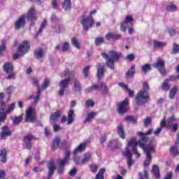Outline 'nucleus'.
Here are the masks:
<instances>
[{
  "label": "nucleus",
  "mask_w": 179,
  "mask_h": 179,
  "mask_svg": "<svg viewBox=\"0 0 179 179\" xmlns=\"http://www.w3.org/2000/svg\"><path fill=\"white\" fill-rule=\"evenodd\" d=\"M29 50H30V42L27 41H23L18 47L17 53L13 55V59H17L20 55H24Z\"/></svg>",
  "instance_id": "nucleus-6"
},
{
  "label": "nucleus",
  "mask_w": 179,
  "mask_h": 179,
  "mask_svg": "<svg viewBox=\"0 0 179 179\" xmlns=\"http://www.w3.org/2000/svg\"><path fill=\"white\" fill-rule=\"evenodd\" d=\"M61 129H62V128L61 127H59V125L53 123V131L54 132H58V131H61Z\"/></svg>",
  "instance_id": "nucleus-59"
},
{
  "label": "nucleus",
  "mask_w": 179,
  "mask_h": 179,
  "mask_svg": "<svg viewBox=\"0 0 179 179\" xmlns=\"http://www.w3.org/2000/svg\"><path fill=\"white\" fill-rule=\"evenodd\" d=\"M48 85H50V80L48 78L45 79L42 87H38V91L36 95V97L34 98V104H37L38 103V100H40V96L41 94V92L43 90H45L46 87H48Z\"/></svg>",
  "instance_id": "nucleus-10"
},
{
  "label": "nucleus",
  "mask_w": 179,
  "mask_h": 179,
  "mask_svg": "<svg viewBox=\"0 0 179 179\" xmlns=\"http://www.w3.org/2000/svg\"><path fill=\"white\" fill-rule=\"evenodd\" d=\"M117 135H119L121 139H125V131H124V127L122 124L117 126Z\"/></svg>",
  "instance_id": "nucleus-33"
},
{
  "label": "nucleus",
  "mask_w": 179,
  "mask_h": 179,
  "mask_svg": "<svg viewBox=\"0 0 179 179\" xmlns=\"http://www.w3.org/2000/svg\"><path fill=\"white\" fill-rule=\"evenodd\" d=\"M177 92H178V88L176 86L173 87L169 92V99H174V97H176V94H177Z\"/></svg>",
  "instance_id": "nucleus-36"
},
{
  "label": "nucleus",
  "mask_w": 179,
  "mask_h": 179,
  "mask_svg": "<svg viewBox=\"0 0 179 179\" xmlns=\"http://www.w3.org/2000/svg\"><path fill=\"white\" fill-rule=\"evenodd\" d=\"M5 72L8 74L7 79L10 80L15 79V76L13 72V64L11 62L5 63L3 66Z\"/></svg>",
  "instance_id": "nucleus-8"
},
{
  "label": "nucleus",
  "mask_w": 179,
  "mask_h": 179,
  "mask_svg": "<svg viewBox=\"0 0 179 179\" xmlns=\"http://www.w3.org/2000/svg\"><path fill=\"white\" fill-rule=\"evenodd\" d=\"M138 146L143 149L147 156V157H152V153L155 152V147H147L142 141V139H140L138 141H136V138H131L130 141L128 143L127 146H131L133 148L134 152L136 155L137 157H139L141 156V154L138 152L136 150V146Z\"/></svg>",
  "instance_id": "nucleus-1"
},
{
  "label": "nucleus",
  "mask_w": 179,
  "mask_h": 179,
  "mask_svg": "<svg viewBox=\"0 0 179 179\" xmlns=\"http://www.w3.org/2000/svg\"><path fill=\"white\" fill-rule=\"evenodd\" d=\"M6 103L3 101H0V125L2 122H5V120H6Z\"/></svg>",
  "instance_id": "nucleus-15"
},
{
  "label": "nucleus",
  "mask_w": 179,
  "mask_h": 179,
  "mask_svg": "<svg viewBox=\"0 0 179 179\" xmlns=\"http://www.w3.org/2000/svg\"><path fill=\"white\" fill-rule=\"evenodd\" d=\"M24 19H26V16L22 15L21 17H19L18 20L15 22V30H20V29L24 27V24H26V21L24 20Z\"/></svg>",
  "instance_id": "nucleus-19"
},
{
  "label": "nucleus",
  "mask_w": 179,
  "mask_h": 179,
  "mask_svg": "<svg viewBox=\"0 0 179 179\" xmlns=\"http://www.w3.org/2000/svg\"><path fill=\"white\" fill-rule=\"evenodd\" d=\"M176 121L177 120H176V118H174V117H171L168 120V127H169V128H171V127H173V125H174V124H176Z\"/></svg>",
  "instance_id": "nucleus-48"
},
{
  "label": "nucleus",
  "mask_w": 179,
  "mask_h": 179,
  "mask_svg": "<svg viewBox=\"0 0 179 179\" xmlns=\"http://www.w3.org/2000/svg\"><path fill=\"white\" fill-rule=\"evenodd\" d=\"M88 143H90V141H86L80 143L78 146H77L74 149V150L73 151V155H74V156H77V155H79V153H82V152H85V150H86V147L87 146Z\"/></svg>",
  "instance_id": "nucleus-14"
},
{
  "label": "nucleus",
  "mask_w": 179,
  "mask_h": 179,
  "mask_svg": "<svg viewBox=\"0 0 179 179\" xmlns=\"http://www.w3.org/2000/svg\"><path fill=\"white\" fill-rule=\"evenodd\" d=\"M59 167H65V164L68 163V158H64L63 160L59 159Z\"/></svg>",
  "instance_id": "nucleus-53"
},
{
  "label": "nucleus",
  "mask_w": 179,
  "mask_h": 179,
  "mask_svg": "<svg viewBox=\"0 0 179 179\" xmlns=\"http://www.w3.org/2000/svg\"><path fill=\"white\" fill-rule=\"evenodd\" d=\"M73 114L74 112L72 109L69 110L68 112V120H67V124L68 125H71L73 122Z\"/></svg>",
  "instance_id": "nucleus-35"
},
{
  "label": "nucleus",
  "mask_w": 179,
  "mask_h": 179,
  "mask_svg": "<svg viewBox=\"0 0 179 179\" xmlns=\"http://www.w3.org/2000/svg\"><path fill=\"white\" fill-rule=\"evenodd\" d=\"M62 112L61 110H57L55 113H52L50 117V121L51 124H57L58 122V117L61 116Z\"/></svg>",
  "instance_id": "nucleus-21"
},
{
  "label": "nucleus",
  "mask_w": 179,
  "mask_h": 179,
  "mask_svg": "<svg viewBox=\"0 0 179 179\" xmlns=\"http://www.w3.org/2000/svg\"><path fill=\"white\" fill-rule=\"evenodd\" d=\"M8 94V99H10V94L15 92V87L10 85V87L5 89Z\"/></svg>",
  "instance_id": "nucleus-46"
},
{
  "label": "nucleus",
  "mask_w": 179,
  "mask_h": 179,
  "mask_svg": "<svg viewBox=\"0 0 179 179\" xmlns=\"http://www.w3.org/2000/svg\"><path fill=\"white\" fill-rule=\"evenodd\" d=\"M61 138L58 136L55 137V138L52 141V143L50 145L52 150H57V149H58V147L59 146Z\"/></svg>",
  "instance_id": "nucleus-25"
},
{
  "label": "nucleus",
  "mask_w": 179,
  "mask_h": 179,
  "mask_svg": "<svg viewBox=\"0 0 179 179\" xmlns=\"http://www.w3.org/2000/svg\"><path fill=\"white\" fill-rule=\"evenodd\" d=\"M106 172V169L102 168L99 170L98 173L95 176V179H104V173Z\"/></svg>",
  "instance_id": "nucleus-38"
},
{
  "label": "nucleus",
  "mask_w": 179,
  "mask_h": 179,
  "mask_svg": "<svg viewBox=\"0 0 179 179\" xmlns=\"http://www.w3.org/2000/svg\"><path fill=\"white\" fill-rule=\"evenodd\" d=\"M62 50V51H64V52H66V51H68L69 50V43L64 42L63 43Z\"/></svg>",
  "instance_id": "nucleus-54"
},
{
  "label": "nucleus",
  "mask_w": 179,
  "mask_h": 179,
  "mask_svg": "<svg viewBox=\"0 0 179 179\" xmlns=\"http://www.w3.org/2000/svg\"><path fill=\"white\" fill-rule=\"evenodd\" d=\"M80 24L83 26V29L85 31H87L90 27H93L94 25V20L93 17L90 15L86 17V15H83L80 20Z\"/></svg>",
  "instance_id": "nucleus-7"
},
{
  "label": "nucleus",
  "mask_w": 179,
  "mask_h": 179,
  "mask_svg": "<svg viewBox=\"0 0 179 179\" xmlns=\"http://www.w3.org/2000/svg\"><path fill=\"white\" fill-rule=\"evenodd\" d=\"M134 26V18L131 15H127L125 20L120 24V30L122 31H127V27L129 28V34H134V29L132 27Z\"/></svg>",
  "instance_id": "nucleus-4"
},
{
  "label": "nucleus",
  "mask_w": 179,
  "mask_h": 179,
  "mask_svg": "<svg viewBox=\"0 0 179 179\" xmlns=\"http://www.w3.org/2000/svg\"><path fill=\"white\" fill-rule=\"evenodd\" d=\"M25 115V122H31L32 124L36 122L37 119L36 117V115L33 113V108H29L27 110Z\"/></svg>",
  "instance_id": "nucleus-13"
},
{
  "label": "nucleus",
  "mask_w": 179,
  "mask_h": 179,
  "mask_svg": "<svg viewBox=\"0 0 179 179\" xmlns=\"http://www.w3.org/2000/svg\"><path fill=\"white\" fill-rule=\"evenodd\" d=\"M27 19L31 21V24H34V22H33L37 20V17H36V9L34 7H31L29 10L28 13L27 14Z\"/></svg>",
  "instance_id": "nucleus-18"
},
{
  "label": "nucleus",
  "mask_w": 179,
  "mask_h": 179,
  "mask_svg": "<svg viewBox=\"0 0 179 179\" xmlns=\"http://www.w3.org/2000/svg\"><path fill=\"white\" fill-rule=\"evenodd\" d=\"M173 52L175 53V54H177V52H179V45H177L176 43H174L173 45Z\"/></svg>",
  "instance_id": "nucleus-63"
},
{
  "label": "nucleus",
  "mask_w": 179,
  "mask_h": 179,
  "mask_svg": "<svg viewBox=\"0 0 179 179\" xmlns=\"http://www.w3.org/2000/svg\"><path fill=\"white\" fill-rule=\"evenodd\" d=\"M48 169H49V173L48 177H49V178H51V177H52V176H54V173L55 172V170L57 169V166H55V165H54V161L50 160L48 162Z\"/></svg>",
  "instance_id": "nucleus-22"
},
{
  "label": "nucleus",
  "mask_w": 179,
  "mask_h": 179,
  "mask_svg": "<svg viewBox=\"0 0 179 179\" xmlns=\"http://www.w3.org/2000/svg\"><path fill=\"white\" fill-rule=\"evenodd\" d=\"M141 71L143 73H148V72L152 71V66L149 64H146L142 66Z\"/></svg>",
  "instance_id": "nucleus-39"
},
{
  "label": "nucleus",
  "mask_w": 179,
  "mask_h": 179,
  "mask_svg": "<svg viewBox=\"0 0 179 179\" xmlns=\"http://www.w3.org/2000/svg\"><path fill=\"white\" fill-rule=\"evenodd\" d=\"M71 44H73V46L78 50L80 48V44H79V42L78 41V39H76V38H73L71 39Z\"/></svg>",
  "instance_id": "nucleus-49"
},
{
  "label": "nucleus",
  "mask_w": 179,
  "mask_h": 179,
  "mask_svg": "<svg viewBox=\"0 0 179 179\" xmlns=\"http://www.w3.org/2000/svg\"><path fill=\"white\" fill-rule=\"evenodd\" d=\"M106 66V64L104 63H98L96 65L97 73L96 76L98 78V80H101V78H104V68Z\"/></svg>",
  "instance_id": "nucleus-16"
},
{
  "label": "nucleus",
  "mask_w": 179,
  "mask_h": 179,
  "mask_svg": "<svg viewBox=\"0 0 179 179\" xmlns=\"http://www.w3.org/2000/svg\"><path fill=\"white\" fill-rule=\"evenodd\" d=\"M99 89H101V94L104 96H107L108 94V87L105 83H101L100 84Z\"/></svg>",
  "instance_id": "nucleus-29"
},
{
  "label": "nucleus",
  "mask_w": 179,
  "mask_h": 179,
  "mask_svg": "<svg viewBox=\"0 0 179 179\" xmlns=\"http://www.w3.org/2000/svg\"><path fill=\"white\" fill-rule=\"evenodd\" d=\"M162 131H163V127H160L156 131H155L154 135H155V136H159V135L160 134V132H162Z\"/></svg>",
  "instance_id": "nucleus-60"
},
{
  "label": "nucleus",
  "mask_w": 179,
  "mask_h": 179,
  "mask_svg": "<svg viewBox=\"0 0 179 179\" xmlns=\"http://www.w3.org/2000/svg\"><path fill=\"white\" fill-rule=\"evenodd\" d=\"M96 115H97L96 112L88 113L87 114V117L85 118V120L84 123L86 124L87 122H90V121H92V120H93V118H94V117H96Z\"/></svg>",
  "instance_id": "nucleus-32"
},
{
  "label": "nucleus",
  "mask_w": 179,
  "mask_h": 179,
  "mask_svg": "<svg viewBox=\"0 0 179 179\" xmlns=\"http://www.w3.org/2000/svg\"><path fill=\"white\" fill-rule=\"evenodd\" d=\"M90 69V66H87L83 69V73L85 78H87V76H89Z\"/></svg>",
  "instance_id": "nucleus-52"
},
{
  "label": "nucleus",
  "mask_w": 179,
  "mask_h": 179,
  "mask_svg": "<svg viewBox=\"0 0 179 179\" xmlns=\"http://www.w3.org/2000/svg\"><path fill=\"white\" fill-rule=\"evenodd\" d=\"M129 107V99L126 98L123 101L117 104V111L119 114H125Z\"/></svg>",
  "instance_id": "nucleus-9"
},
{
  "label": "nucleus",
  "mask_w": 179,
  "mask_h": 179,
  "mask_svg": "<svg viewBox=\"0 0 179 179\" xmlns=\"http://www.w3.org/2000/svg\"><path fill=\"white\" fill-rule=\"evenodd\" d=\"M150 96L149 95V92L147 90H140L136 96V103L137 106H143V104H146Z\"/></svg>",
  "instance_id": "nucleus-5"
},
{
  "label": "nucleus",
  "mask_w": 179,
  "mask_h": 179,
  "mask_svg": "<svg viewBox=\"0 0 179 179\" xmlns=\"http://www.w3.org/2000/svg\"><path fill=\"white\" fill-rule=\"evenodd\" d=\"M169 154L171 156L177 157L179 155L178 147L177 145H173L169 149Z\"/></svg>",
  "instance_id": "nucleus-30"
},
{
  "label": "nucleus",
  "mask_w": 179,
  "mask_h": 179,
  "mask_svg": "<svg viewBox=\"0 0 179 179\" xmlns=\"http://www.w3.org/2000/svg\"><path fill=\"white\" fill-rule=\"evenodd\" d=\"M62 8L64 10H71L72 8V3H71V0H64L62 3Z\"/></svg>",
  "instance_id": "nucleus-34"
},
{
  "label": "nucleus",
  "mask_w": 179,
  "mask_h": 179,
  "mask_svg": "<svg viewBox=\"0 0 179 179\" xmlns=\"http://www.w3.org/2000/svg\"><path fill=\"white\" fill-rule=\"evenodd\" d=\"M94 106V102L92 100H87L85 101V107L89 108V107H93Z\"/></svg>",
  "instance_id": "nucleus-56"
},
{
  "label": "nucleus",
  "mask_w": 179,
  "mask_h": 179,
  "mask_svg": "<svg viewBox=\"0 0 179 179\" xmlns=\"http://www.w3.org/2000/svg\"><path fill=\"white\" fill-rule=\"evenodd\" d=\"M122 156H124V157H131V150L128 147L126 148L124 151H122Z\"/></svg>",
  "instance_id": "nucleus-50"
},
{
  "label": "nucleus",
  "mask_w": 179,
  "mask_h": 179,
  "mask_svg": "<svg viewBox=\"0 0 179 179\" xmlns=\"http://www.w3.org/2000/svg\"><path fill=\"white\" fill-rule=\"evenodd\" d=\"M153 66L156 68V69H158L162 76L167 75L166 70H164V68H166V62H164V61L159 59L154 64Z\"/></svg>",
  "instance_id": "nucleus-12"
},
{
  "label": "nucleus",
  "mask_w": 179,
  "mask_h": 179,
  "mask_svg": "<svg viewBox=\"0 0 179 179\" xmlns=\"http://www.w3.org/2000/svg\"><path fill=\"white\" fill-rule=\"evenodd\" d=\"M167 10H169V12H176V10H177V7L174 4L169 5L167 7Z\"/></svg>",
  "instance_id": "nucleus-55"
},
{
  "label": "nucleus",
  "mask_w": 179,
  "mask_h": 179,
  "mask_svg": "<svg viewBox=\"0 0 179 179\" xmlns=\"http://www.w3.org/2000/svg\"><path fill=\"white\" fill-rule=\"evenodd\" d=\"M101 55L104 59H106V64L107 66L111 69H114V63L121 58L122 53L116 51H110L108 55L107 53H102Z\"/></svg>",
  "instance_id": "nucleus-2"
},
{
  "label": "nucleus",
  "mask_w": 179,
  "mask_h": 179,
  "mask_svg": "<svg viewBox=\"0 0 179 179\" xmlns=\"http://www.w3.org/2000/svg\"><path fill=\"white\" fill-rule=\"evenodd\" d=\"M15 106H16V103H11L6 111V114H10V113H12V111L15 110Z\"/></svg>",
  "instance_id": "nucleus-45"
},
{
  "label": "nucleus",
  "mask_w": 179,
  "mask_h": 179,
  "mask_svg": "<svg viewBox=\"0 0 179 179\" xmlns=\"http://www.w3.org/2000/svg\"><path fill=\"white\" fill-rule=\"evenodd\" d=\"M12 135V131L9 129V127L4 126L1 128V131L0 132V139L3 141Z\"/></svg>",
  "instance_id": "nucleus-17"
},
{
  "label": "nucleus",
  "mask_w": 179,
  "mask_h": 179,
  "mask_svg": "<svg viewBox=\"0 0 179 179\" xmlns=\"http://www.w3.org/2000/svg\"><path fill=\"white\" fill-rule=\"evenodd\" d=\"M150 125H152V117H147L144 120V127H145V128H149V127H150Z\"/></svg>",
  "instance_id": "nucleus-44"
},
{
  "label": "nucleus",
  "mask_w": 179,
  "mask_h": 179,
  "mask_svg": "<svg viewBox=\"0 0 179 179\" xmlns=\"http://www.w3.org/2000/svg\"><path fill=\"white\" fill-rule=\"evenodd\" d=\"M0 179H6V173L3 170L0 171Z\"/></svg>",
  "instance_id": "nucleus-62"
},
{
  "label": "nucleus",
  "mask_w": 179,
  "mask_h": 179,
  "mask_svg": "<svg viewBox=\"0 0 179 179\" xmlns=\"http://www.w3.org/2000/svg\"><path fill=\"white\" fill-rule=\"evenodd\" d=\"M108 146L110 149H117L118 148H121V144L118 142V139H115L109 141L108 143Z\"/></svg>",
  "instance_id": "nucleus-23"
},
{
  "label": "nucleus",
  "mask_w": 179,
  "mask_h": 179,
  "mask_svg": "<svg viewBox=\"0 0 179 179\" xmlns=\"http://www.w3.org/2000/svg\"><path fill=\"white\" fill-rule=\"evenodd\" d=\"M47 24V20H43V21L42 22L41 27L39 28L38 31L36 33L35 37L37 38V36H38V34H40V33L43 32V30L44 29V27H45V25Z\"/></svg>",
  "instance_id": "nucleus-41"
},
{
  "label": "nucleus",
  "mask_w": 179,
  "mask_h": 179,
  "mask_svg": "<svg viewBox=\"0 0 179 179\" xmlns=\"http://www.w3.org/2000/svg\"><path fill=\"white\" fill-rule=\"evenodd\" d=\"M125 120L128 121L129 122H133V124H136L138 119L134 116H127L125 117Z\"/></svg>",
  "instance_id": "nucleus-47"
},
{
  "label": "nucleus",
  "mask_w": 179,
  "mask_h": 179,
  "mask_svg": "<svg viewBox=\"0 0 179 179\" xmlns=\"http://www.w3.org/2000/svg\"><path fill=\"white\" fill-rule=\"evenodd\" d=\"M11 120H13V125H19L22 122V120H23V115L20 116H11Z\"/></svg>",
  "instance_id": "nucleus-31"
},
{
  "label": "nucleus",
  "mask_w": 179,
  "mask_h": 179,
  "mask_svg": "<svg viewBox=\"0 0 179 179\" xmlns=\"http://www.w3.org/2000/svg\"><path fill=\"white\" fill-rule=\"evenodd\" d=\"M34 54L37 59H41V58H44V50L42 48L36 49Z\"/></svg>",
  "instance_id": "nucleus-26"
},
{
  "label": "nucleus",
  "mask_w": 179,
  "mask_h": 179,
  "mask_svg": "<svg viewBox=\"0 0 179 179\" xmlns=\"http://www.w3.org/2000/svg\"><path fill=\"white\" fill-rule=\"evenodd\" d=\"M6 150L5 148H2L0 151V156H1V157H6Z\"/></svg>",
  "instance_id": "nucleus-64"
},
{
  "label": "nucleus",
  "mask_w": 179,
  "mask_h": 179,
  "mask_svg": "<svg viewBox=\"0 0 179 179\" xmlns=\"http://www.w3.org/2000/svg\"><path fill=\"white\" fill-rule=\"evenodd\" d=\"M122 36L121 34H115L114 33H108L106 34V35L105 36V38L108 41L110 40H120V38H121Z\"/></svg>",
  "instance_id": "nucleus-24"
},
{
  "label": "nucleus",
  "mask_w": 179,
  "mask_h": 179,
  "mask_svg": "<svg viewBox=\"0 0 179 179\" xmlns=\"http://www.w3.org/2000/svg\"><path fill=\"white\" fill-rule=\"evenodd\" d=\"M166 45V42H160L157 41H154L155 48H163Z\"/></svg>",
  "instance_id": "nucleus-42"
},
{
  "label": "nucleus",
  "mask_w": 179,
  "mask_h": 179,
  "mask_svg": "<svg viewBox=\"0 0 179 179\" xmlns=\"http://www.w3.org/2000/svg\"><path fill=\"white\" fill-rule=\"evenodd\" d=\"M80 90H82V85H80V82L76 79L73 80V92L77 93V92H80Z\"/></svg>",
  "instance_id": "nucleus-27"
},
{
  "label": "nucleus",
  "mask_w": 179,
  "mask_h": 179,
  "mask_svg": "<svg viewBox=\"0 0 179 179\" xmlns=\"http://www.w3.org/2000/svg\"><path fill=\"white\" fill-rule=\"evenodd\" d=\"M135 75V65H132L131 69L126 73L127 78H132Z\"/></svg>",
  "instance_id": "nucleus-37"
},
{
  "label": "nucleus",
  "mask_w": 179,
  "mask_h": 179,
  "mask_svg": "<svg viewBox=\"0 0 179 179\" xmlns=\"http://www.w3.org/2000/svg\"><path fill=\"white\" fill-rule=\"evenodd\" d=\"M150 162H152V157H148L145 161H144V167H148L149 164H150Z\"/></svg>",
  "instance_id": "nucleus-61"
},
{
  "label": "nucleus",
  "mask_w": 179,
  "mask_h": 179,
  "mask_svg": "<svg viewBox=\"0 0 179 179\" xmlns=\"http://www.w3.org/2000/svg\"><path fill=\"white\" fill-rule=\"evenodd\" d=\"M152 132L153 129H150L145 133L138 131L137 133V135L140 136L141 141H143V142H144V144H145V146H148V148H154L155 150V146H156V141H155V138L150 140L147 137L148 135H152Z\"/></svg>",
  "instance_id": "nucleus-3"
},
{
  "label": "nucleus",
  "mask_w": 179,
  "mask_h": 179,
  "mask_svg": "<svg viewBox=\"0 0 179 179\" xmlns=\"http://www.w3.org/2000/svg\"><path fill=\"white\" fill-rule=\"evenodd\" d=\"M99 89H100V85H93L92 86L85 89V93H91L93 90H97Z\"/></svg>",
  "instance_id": "nucleus-40"
},
{
  "label": "nucleus",
  "mask_w": 179,
  "mask_h": 179,
  "mask_svg": "<svg viewBox=\"0 0 179 179\" xmlns=\"http://www.w3.org/2000/svg\"><path fill=\"white\" fill-rule=\"evenodd\" d=\"M152 172L156 179H160V169L157 165L152 166Z\"/></svg>",
  "instance_id": "nucleus-28"
},
{
  "label": "nucleus",
  "mask_w": 179,
  "mask_h": 179,
  "mask_svg": "<svg viewBox=\"0 0 179 179\" xmlns=\"http://www.w3.org/2000/svg\"><path fill=\"white\" fill-rule=\"evenodd\" d=\"M71 82V78L62 80L59 84V86L60 87V90L58 92L59 96L60 97H64V94L65 93V90H66V88L68 86H69V83Z\"/></svg>",
  "instance_id": "nucleus-11"
},
{
  "label": "nucleus",
  "mask_w": 179,
  "mask_h": 179,
  "mask_svg": "<svg viewBox=\"0 0 179 179\" xmlns=\"http://www.w3.org/2000/svg\"><path fill=\"white\" fill-rule=\"evenodd\" d=\"M33 139H36V137L31 134H28L25 137H24V143L26 146V149H31L32 146L30 141H33Z\"/></svg>",
  "instance_id": "nucleus-20"
},
{
  "label": "nucleus",
  "mask_w": 179,
  "mask_h": 179,
  "mask_svg": "<svg viewBox=\"0 0 179 179\" xmlns=\"http://www.w3.org/2000/svg\"><path fill=\"white\" fill-rule=\"evenodd\" d=\"M127 165L129 169H131V167H132V165L134 164V163H135V162L134 161V159H132V157H127Z\"/></svg>",
  "instance_id": "nucleus-57"
},
{
  "label": "nucleus",
  "mask_w": 179,
  "mask_h": 179,
  "mask_svg": "<svg viewBox=\"0 0 179 179\" xmlns=\"http://www.w3.org/2000/svg\"><path fill=\"white\" fill-rule=\"evenodd\" d=\"M103 43H104V38H103V37L95 38V45H101Z\"/></svg>",
  "instance_id": "nucleus-51"
},
{
  "label": "nucleus",
  "mask_w": 179,
  "mask_h": 179,
  "mask_svg": "<svg viewBox=\"0 0 179 179\" xmlns=\"http://www.w3.org/2000/svg\"><path fill=\"white\" fill-rule=\"evenodd\" d=\"M169 80H165L163 83H162V90H164L165 92H167L168 90H170V85H169Z\"/></svg>",
  "instance_id": "nucleus-43"
},
{
  "label": "nucleus",
  "mask_w": 179,
  "mask_h": 179,
  "mask_svg": "<svg viewBox=\"0 0 179 179\" xmlns=\"http://www.w3.org/2000/svg\"><path fill=\"white\" fill-rule=\"evenodd\" d=\"M90 168L91 169L92 173H97L99 166H97L96 164H91L90 165Z\"/></svg>",
  "instance_id": "nucleus-58"
}]
</instances>
